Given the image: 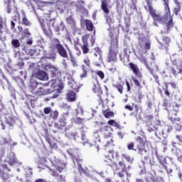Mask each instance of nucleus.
Masks as SVG:
<instances>
[{
	"label": "nucleus",
	"instance_id": "bf43d9fd",
	"mask_svg": "<svg viewBox=\"0 0 182 182\" xmlns=\"http://www.w3.org/2000/svg\"><path fill=\"white\" fill-rule=\"evenodd\" d=\"M97 75L99 76V77H100V79H105V73H103V71H97Z\"/></svg>",
	"mask_w": 182,
	"mask_h": 182
},
{
	"label": "nucleus",
	"instance_id": "13d9d810",
	"mask_svg": "<svg viewBox=\"0 0 182 182\" xmlns=\"http://www.w3.org/2000/svg\"><path fill=\"white\" fill-rule=\"evenodd\" d=\"M127 149L128 150H134L136 151V149H134V143L131 142L127 144Z\"/></svg>",
	"mask_w": 182,
	"mask_h": 182
},
{
	"label": "nucleus",
	"instance_id": "b1692460",
	"mask_svg": "<svg viewBox=\"0 0 182 182\" xmlns=\"http://www.w3.org/2000/svg\"><path fill=\"white\" fill-rule=\"evenodd\" d=\"M21 14H22V23L25 26H31L32 23H31V21H29L28 18H26V14H25V11H23V10L21 11Z\"/></svg>",
	"mask_w": 182,
	"mask_h": 182
},
{
	"label": "nucleus",
	"instance_id": "20e7f679",
	"mask_svg": "<svg viewBox=\"0 0 182 182\" xmlns=\"http://www.w3.org/2000/svg\"><path fill=\"white\" fill-rule=\"evenodd\" d=\"M69 154L71 156L73 159V161L74 163V165L76 166L77 164V168L80 174H87L86 170L82 167V160L79 158V156H76L73 154L69 153Z\"/></svg>",
	"mask_w": 182,
	"mask_h": 182
},
{
	"label": "nucleus",
	"instance_id": "a18cd8bd",
	"mask_svg": "<svg viewBox=\"0 0 182 182\" xmlns=\"http://www.w3.org/2000/svg\"><path fill=\"white\" fill-rule=\"evenodd\" d=\"M122 157H124V159H125V160H127V161H128V163H131V164H133V161H134V159L130 157V156H129L127 154H122Z\"/></svg>",
	"mask_w": 182,
	"mask_h": 182
},
{
	"label": "nucleus",
	"instance_id": "a19ab883",
	"mask_svg": "<svg viewBox=\"0 0 182 182\" xmlns=\"http://www.w3.org/2000/svg\"><path fill=\"white\" fill-rule=\"evenodd\" d=\"M59 116V112L58 110H55L53 112L51 111V113L50 114V119H53V120H56Z\"/></svg>",
	"mask_w": 182,
	"mask_h": 182
},
{
	"label": "nucleus",
	"instance_id": "09e8293b",
	"mask_svg": "<svg viewBox=\"0 0 182 182\" xmlns=\"http://www.w3.org/2000/svg\"><path fill=\"white\" fill-rule=\"evenodd\" d=\"M171 152L173 153V154H175V156H180V154H181V150H180V149H177V148H173L171 149Z\"/></svg>",
	"mask_w": 182,
	"mask_h": 182
},
{
	"label": "nucleus",
	"instance_id": "4be33fe9",
	"mask_svg": "<svg viewBox=\"0 0 182 182\" xmlns=\"http://www.w3.org/2000/svg\"><path fill=\"white\" fill-rule=\"evenodd\" d=\"M46 163H48V161H46V158L45 157L40 158L38 168H41L42 170H45L46 167L48 168V164H46Z\"/></svg>",
	"mask_w": 182,
	"mask_h": 182
},
{
	"label": "nucleus",
	"instance_id": "e2e57ef3",
	"mask_svg": "<svg viewBox=\"0 0 182 182\" xmlns=\"http://www.w3.org/2000/svg\"><path fill=\"white\" fill-rule=\"evenodd\" d=\"M124 23L126 28H129L130 26V18L129 17L125 18Z\"/></svg>",
	"mask_w": 182,
	"mask_h": 182
},
{
	"label": "nucleus",
	"instance_id": "423d86ee",
	"mask_svg": "<svg viewBox=\"0 0 182 182\" xmlns=\"http://www.w3.org/2000/svg\"><path fill=\"white\" fill-rule=\"evenodd\" d=\"M6 163H9L10 166H14L17 164V166H22V162H19L16 157H15V154L14 152H10L7 158L6 159Z\"/></svg>",
	"mask_w": 182,
	"mask_h": 182
},
{
	"label": "nucleus",
	"instance_id": "338daca9",
	"mask_svg": "<svg viewBox=\"0 0 182 182\" xmlns=\"http://www.w3.org/2000/svg\"><path fill=\"white\" fill-rule=\"evenodd\" d=\"M181 9V7L179 6H176L174 8V14L175 15H178V13L180 12V10Z\"/></svg>",
	"mask_w": 182,
	"mask_h": 182
},
{
	"label": "nucleus",
	"instance_id": "6e6d98bb",
	"mask_svg": "<svg viewBox=\"0 0 182 182\" xmlns=\"http://www.w3.org/2000/svg\"><path fill=\"white\" fill-rule=\"evenodd\" d=\"M171 122L172 123V124H174V123H176V122H181V119L180 118H176L175 117H170Z\"/></svg>",
	"mask_w": 182,
	"mask_h": 182
},
{
	"label": "nucleus",
	"instance_id": "6e6552de",
	"mask_svg": "<svg viewBox=\"0 0 182 182\" xmlns=\"http://www.w3.org/2000/svg\"><path fill=\"white\" fill-rule=\"evenodd\" d=\"M136 141L139 143V144L137 145L138 153L143 156V154L147 153V150L144 149V141H143V139H141V136H138L136 138Z\"/></svg>",
	"mask_w": 182,
	"mask_h": 182
},
{
	"label": "nucleus",
	"instance_id": "2f4dec72",
	"mask_svg": "<svg viewBox=\"0 0 182 182\" xmlns=\"http://www.w3.org/2000/svg\"><path fill=\"white\" fill-rule=\"evenodd\" d=\"M65 137H68V139H73V140H76V138L77 137V132H66Z\"/></svg>",
	"mask_w": 182,
	"mask_h": 182
},
{
	"label": "nucleus",
	"instance_id": "4468645a",
	"mask_svg": "<svg viewBox=\"0 0 182 182\" xmlns=\"http://www.w3.org/2000/svg\"><path fill=\"white\" fill-rule=\"evenodd\" d=\"M34 76L39 79V80H48L49 77H48V73L44 70H38L37 73L34 74Z\"/></svg>",
	"mask_w": 182,
	"mask_h": 182
},
{
	"label": "nucleus",
	"instance_id": "a878e982",
	"mask_svg": "<svg viewBox=\"0 0 182 182\" xmlns=\"http://www.w3.org/2000/svg\"><path fill=\"white\" fill-rule=\"evenodd\" d=\"M155 136L159 139L161 140V137H164L166 139V136H164V130L159 129V128H156V132H155Z\"/></svg>",
	"mask_w": 182,
	"mask_h": 182
},
{
	"label": "nucleus",
	"instance_id": "de8ad7c7",
	"mask_svg": "<svg viewBox=\"0 0 182 182\" xmlns=\"http://www.w3.org/2000/svg\"><path fill=\"white\" fill-rule=\"evenodd\" d=\"M16 82L20 87H23L25 86V82H23V80L22 78H17L16 80Z\"/></svg>",
	"mask_w": 182,
	"mask_h": 182
},
{
	"label": "nucleus",
	"instance_id": "9d476101",
	"mask_svg": "<svg viewBox=\"0 0 182 182\" xmlns=\"http://www.w3.org/2000/svg\"><path fill=\"white\" fill-rule=\"evenodd\" d=\"M170 73L171 75H173L174 77H177L178 75H181L182 73V64L175 66L173 65L172 67H170Z\"/></svg>",
	"mask_w": 182,
	"mask_h": 182
},
{
	"label": "nucleus",
	"instance_id": "ddd939ff",
	"mask_svg": "<svg viewBox=\"0 0 182 182\" xmlns=\"http://www.w3.org/2000/svg\"><path fill=\"white\" fill-rule=\"evenodd\" d=\"M44 137L46 139V141L47 143H48L51 149H56V144L53 141H52V139H50V137L49 136V132L48 131V129H44Z\"/></svg>",
	"mask_w": 182,
	"mask_h": 182
},
{
	"label": "nucleus",
	"instance_id": "7ed1b4c3",
	"mask_svg": "<svg viewBox=\"0 0 182 182\" xmlns=\"http://www.w3.org/2000/svg\"><path fill=\"white\" fill-rule=\"evenodd\" d=\"M117 44H112L109 48V53L107 57V62H117Z\"/></svg>",
	"mask_w": 182,
	"mask_h": 182
},
{
	"label": "nucleus",
	"instance_id": "bb28decb",
	"mask_svg": "<svg viewBox=\"0 0 182 182\" xmlns=\"http://www.w3.org/2000/svg\"><path fill=\"white\" fill-rule=\"evenodd\" d=\"M117 9L119 15H122V9H123V1L122 0H116Z\"/></svg>",
	"mask_w": 182,
	"mask_h": 182
},
{
	"label": "nucleus",
	"instance_id": "473e14b6",
	"mask_svg": "<svg viewBox=\"0 0 182 182\" xmlns=\"http://www.w3.org/2000/svg\"><path fill=\"white\" fill-rule=\"evenodd\" d=\"M51 171V176H53V177H58V178H60V181H65V177L62 175H59L58 174V173L56 171H55V170H52L50 169Z\"/></svg>",
	"mask_w": 182,
	"mask_h": 182
},
{
	"label": "nucleus",
	"instance_id": "9b49d317",
	"mask_svg": "<svg viewBox=\"0 0 182 182\" xmlns=\"http://www.w3.org/2000/svg\"><path fill=\"white\" fill-rule=\"evenodd\" d=\"M105 18L106 19V23L109 26V28H108V31H109L110 29H112V23H114V13L111 11L109 14H105Z\"/></svg>",
	"mask_w": 182,
	"mask_h": 182
},
{
	"label": "nucleus",
	"instance_id": "3c124183",
	"mask_svg": "<svg viewBox=\"0 0 182 182\" xmlns=\"http://www.w3.org/2000/svg\"><path fill=\"white\" fill-rule=\"evenodd\" d=\"M114 87L117 89L118 92H119L120 95L123 93V85L122 84H117L114 85Z\"/></svg>",
	"mask_w": 182,
	"mask_h": 182
},
{
	"label": "nucleus",
	"instance_id": "49530a36",
	"mask_svg": "<svg viewBox=\"0 0 182 182\" xmlns=\"http://www.w3.org/2000/svg\"><path fill=\"white\" fill-rule=\"evenodd\" d=\"M0 177L2 180H8L9 178V175L8 173H5L1 170H0Z\"/></svg>",
	"mask_w": 182,
	"mask_h": 182
},
{
	"label": "nucleus",
	"instance_id": "4d7b16f0",
	"mask_svg": "<svg viewBox=\"0 0 182 182\" xmlns=\"http://www.w3.org/2000/svg\"><path fill=\"white\" fill-rule=\"evenodd\" d=\"M154 77V78L155 79V82L156 83H157L158 86H160V81L159 80V75H157V74H154V73H153V74H151Z\"/></svg>",
	"mask_w": 182,
	"mask_h": 182
},
{
	"label": "nucleus",
	"instance_id": "79ce46f5",
	"mask_svg": "<svg viewBox=\"0 0 182 182\" xmlns=\"http://www.w3.org/2000/svg\"><path fill=\"white\" fill-rule=\"evenodd\" d=\"M95 51L96 52L94 55L96 58H97V55H99V59L100 60L102 59V56L103 55L102 50L99 48H95Z\"/></svg>",
	"mask_w": 182,
	"mask_h": 182
},
{
	"label": "nucleus",
	"instance_id": "58836bf2",
	"mask_svg": "<svg viewBox=\"0 0 182 182\" xmlns=\"http://www.w3.org/2000/svg\"><path fill=\"white\" fill-rule=\"evenodd\" d=\"M11 45L15 49H18L21 46V43H19V40L18 39H13L11 41Z\"/></svg>",
	"mask_w": 182,
	"mask_h": 182
},
{
	"label": "nucleus",
	"instance_id": "aec40b11",
	"mask_svg": "<svg viewBox=\"0 0 182 182\" xmlns=\"http://www.w3.org/2000/svg\"><path fill=\"white\" fill-rule=\"evenodd\" d=\"M38 86H39V83L36 81L35 79L31 78L30 80L29 89L32 93H35V90L38 89Z\"/></svg>",
	"mask_w": 182,
	"mask_h": 182
},
{
	"label": "nucleus",
	"instance_id": "864d4df0",
	"mask_svg": "<svg viewBox=\"0 0 182 182\" xmlns=\"http://www.w3.org/2000/svg\"><path fill=\"white\" fill-rule=\"evenodd\" d=\"M23 66H25V63H23V61L18 62L16 64V68L17 69H23Z\"/></svg>",
	"mask_w": 182,
	"mask_h": 182
},
{
	"label": "nucleus",
	"instance_id": "a211bd4d",
	"mask_svg": "<svg viewBox=\"0 0 182 182\" xmlns=\"http://www.w3.org/2000/svg\"><path fill=\"white\" fill-rule=\"evenodd\" d=\"M118 176L120 178H124V176H126L127 181H129V178L132 177V173H129L127 169L121 168V171L118 173Z\"/></svg>",
	"mask_w": 182,
	"mask_h": 182
},
{
	"label": "nucleus",
	"instance_id": "8fccbe9b",
	"mask_svg": "<svg viewBox=\"0 0 182 182\" xmlns=\"http://www.w3.org/2000/svg\"><path fill=\"white\" fill-rule=\"evenodd\" d=\"M84 111H83V108L82 107H78V108H77L75 109V115L76 116H79V114H82L83 115Z\"/></svg>",
	"mask_w": 182,
	"mask_h": 182
},
{
	"label": "nucleus",
	"instance_id": "5701e85b",
	"mask_svg": "<svg viewBox=\"0 0 182 182\" xmlns=\"http://www.w3.org/2000/svg\"><path fill=\"white\" fill-rule=\"evenodd\" d=\"M129 65L130 67V69H132V70L133 71V73L136 76H140V70H139V67L137 66V65L133 63H129Z\"/></svg>",
	"mask_w": 182,
	"mask_h": 182
},
{
	"label": "nucleus",
	"instance_id": "f257e3e1",
	"mask_svg": "<svg viewBox=\"0 0 182 182\" xmlns=\"http://www.w3.org/2000/svg\"><path fill=\"white\" fill-rule=\"evenodd\" d=\"M52 49L45 55L46 59H50V60H55L56 59V52L58 55L63 58V59H68V51L65 46H63L59 38H53L51 41Z\"/></svg>",
	"mask_w": 182,
	"mask_h": 182
},
{
	"label": "nucleus",
	"instance_id": "f3484780",
	"mask_svg": "<svg viewBox=\"0 0 182 182\" xmlns=\"http://www.w3.org/2000/svg\"><path fill=\"white\" fill-rule=\"evenodd\" d=\"M36 96H43L44 95H49L50 93V90L47 89L46 90L43 89L42 87H39L38 89L37 88L34 92Z\"/></svg>",
	"mask_w": 182,
	"mask_h": 182
},
{
	"label": "nucleus",
	"instance_id": "0e129e2a",
	"mask_svg": "<svg viewBox=\"0 0 182 182\" xmlns=\"http://www.w3.org/2000/svg\"><path fill=\"white\" fill-rule=\"evenodd\" d=\"M174 128L176 132H181L182 131V126L178 124H175Z\"/></svg>",
	"mask_w": 182,
	"mask_h": 182
},
{
	"label": "nucleus",
	"instance_id": "ea45409f",
	"mask_svg": "<svg viewBox=\"0 0 182 182\" xmlns=\"http://www.w3.org/2000/svg\"><path fill=\"white\" fill-rule=\"evenodd\" d=\"M31 34L28 28H26L23 31H21V36L23 38H31Z\"/></svg>",
	"mask_w": 182,
	"mask_h": 182
},
{
	"label": "nucleus",
	"instance_id": "c756f323",
	"mask_svg": "<svg viewBox=\"0 0 182 182\" xmlns=\"http://www.w3.org/2000/svg\"><path fill=\"white\" fill-rule=\"evenodd\" d=\"M85 23L87 31L92 32V31H93V23H92L90 20H85Z\"/></svg>",
	"mask_w": 182,
	"mask_h": 182
},
{
	"label": "nucleus",
	"instance_id": "6ab92c4d",
	"mask_svg": "<svg viewBox=\"0 0 182 182\" xmlns=\"http://www.w3.org/2000/svg\"><path fill=\"white\" fill-rule=\"evenodd\" d=\"M53 166L55 167L57 171L59 173H62L63 171V168L66 167L65 164H61L59 161L58 162L51 161Z\"/></svg>",
	"mask_w": 182,
	"mask_h": 182
},
{
	"label": "nucleus",
	"instance_id": "f03ea898",
	"mask_svg": "<svg viewBox=\"0 0 182 182\" xmlns=\"http://www.w3.org/2000/svg\"><path fill=\"white\" fill-rule=\"evenodd\" d=\"M6 122L1 123L2 130H12L15 127V123L16 122V117L13 116H7L5 117Z\"/></svg>",
	"mask_w": 182,
	"mask_h": 182
},
{
	"label": "nucleus",
	"instance_id": "603ef678",
	"mask_svg": "<svg viewBox=\"0 0 182 182\" xmlns=\"http://www.w3.org/2000/svg\"><path fill=\"white\" fill-rule=\"evenodd\" d=\"M33 173L32 172V168H28L26 169V177L29 178L32 176Z\"/></svg>",
	"mask_w": 182,
	"mask_h": 182
},
{
	"label": "nucleus",
	"instance_id": "dca6fc26",
	"mask_svg": "<svg viewBox=\"0 0 182 182\" xmlns=\"http://www.w3.org/2000/svg\"><path fill=\"white\" fill-rule=\"evenodd\" d=\"M171 60L173 66H180V65H182V61L178 58V55L176 53L171 55Z\"/></svg>",
	"mask_w": 182,
	"mask_h": 182
},
{
	"label": "nucleus",
	"instance_id": "4c0bfd02",
	"mask_svg": "<svg viewBox=\"0 0 182 182\" xmlns=\"http://www.w3.org/2000/svg\"><path fill=\"white\" fill-rule=\"evenodd\" d=\"M85 122H86V119L76 117L74 119V122L75 124H85Z\"/></svg>",
	"mask_w": 182,
	"mask_h": 182
},
{
	"label": "nucleus",
	"instance_id": "c85d7f7f",
	"mask_svg": "<svg viewBox=\"0 0 182 182\" xmlns=\"http://www.w3.org/2000/svg\"><path fill=\"white\" fill-rule=\"evenodd\" d=\"M6 82H7V85H8V89L9 90V92H11V97H13V99H16V96L15 95V89H14V87H12V86H11V83H9V81L8 80V79H6Z\"/></svg>",
	"mask_w": 182,
	"mask_h": 182
},
{
	"label": "nucleus",
	"instance_id": "2eb2a0df",
	"mask_svg": "<svg viewBox=\"0 0 182 182\" xmlns=\"http://www.w3.org/2000/svg\"><path fill=\"white\" fill-rule=\"evenodd\" d=\"M50 23H51V26L53 28H54V30L55 32H60V31H65V24L63 22L60 23L58 26H55V20H50Z\"/></svg>",
	"mask_w": 182,
	"mask_h": 182
},
{
	"label": "nucleus",
	"instance_id": "5fc2aeb1",
	"mask_svg": "<svg viewBox=\"0 0 182 182\" xmlns=\"http://www.w3.org/2000/svg\"><path fill=\"white\" fill-rule=\"evenodd\" d=\"M81 139L83 141V144H86L87 143V139H86V134H85V133L81 134Z\"/></svg>",
	"mask_w": 182,
	"mask_h": 182
},
{
	"label": "nucleus",
	"instance_id": "69168bd1",
	"mask_svg": "<svg viewBox=\"0 0 182 182\" xmlns=\"http://www.w3.org/2000/svg\"><path fill=\"white\" fill-rule=\"evenodd\" d=\"M156 129L157 128H156L154 127H149V126L146 127V129L149 132V133H151V132H156Z\"/></svg>",
	"mask_w": 182,
	"mask_h": 182
},
{
	"label": "nucleus",
	"instance_id": "f704fd0d",
	"mask_svg": "<svg viewBox=\"0 0 182 182\" xmlns=\"http://www.w3.org/2000/svg\"><path fill=\"white\" fill-rule=\"evenodd\" d=\"M82 73L80 75V79H84L87 76V68L85 65H82Z\"/></svg>",
	"mask_w": 182,
	"mask_h": 182
},
{
	"label": "nucleus",
	"instance_id": "1a4fd4ad",
	"mask_svg": "<svg viewBox=\"0 0 182 182\" xmlns=\"http://www.w3.org/2000/svg\"><path fill=\"white\" fill-rule=\"evenodd\" d=\"M68 25H70L73 31L74 32H77L78 28H77V24L76 23V21L75 18H73V16H68L66 19H65Z\"/></svg>",
	"mask_w": 182,
	"mask_h": 182
},
{
	"label": "nucleus",
	"instance_id": "680f3d73",
	"mask_svg": "<svg viewBox=\"0 0 182 182\" xmlns=\"http://www.w3.org/2000/svg\"><path fill=\"white\" fill-rule=\"evenodd\" d=\"M44 113L45 114H50V113H52V108L50 107L44 108Z\"/></svg>",
	"mask_w": 182,
	"mask_h": 182
},
{
	"label": "nucleus",
	"instance_id": "72a5a7b5",
	"mask_svg": "<svg viewBox=\"0 0 182 182\" xmlns=\"http://www.w3.org/2000/svg\"><path fill=\"white\" fill-rule=\"evenodd\" d=\"M102 114L105 117V119H109V117H113L114 113L112 111L105 110L102 111Z\"/></svg>",
	"mask_w": 182,
	"mask_h": 182
},
{
	"label": "nucleus",
	"instance_id": "39448f33",
	"mask_svg": "<svg viewBox=\"0 0 182 182\" xmlns=\"http://www.w3.org/2000/svg\"><path fill=\"white\" fill-rule=\"evenodd\" d=\"M146 2V4L148 5V9L149 12L152 16L154 21H158L159 22L161 21V17L159 16V14H156V10L153 9V2H151V0H145Z\"/></svg>",
	"mask_w": 182,
	"mask_h": 182
},
{
	"label": "nucleus",
	"instance_id": "c03bdc74",
	"mask_svg": "<svg viewBox=\"0 0 182 182\" xmlns=\"http://www.w3.org/2000/svg\"><path fill=\"white\" fill-rule=\"evenodd\" d=\"M168 120H170V117H177V111L176 110H172V111H168Z\"/></svg>",
	"mask_w": 182,
	"mask_h": 182
},
{
	"label": "nucleus",
	"instance_id": "393cba45",
	"mask_svg": "<svg viewBox=\"0 0 182 182\" xmlns=\"http://www.w3.org/2000/svg\"><path fill=\"white\" fill-rule=\"evenodd\" d=\"M75 100H76V93L73 91H69L67 93V101L75 102Z\"/></svg>",
	"mask_w": 182,
	"mask_h": 182
},
{
	"label": "nucleus",
	"instance_id": "f8f14e48",
	"mask_svg": "<svg viewBox=\"0 0 182 182\" xmlns=\"http://www.w3.org/2000/svg\"><path fill=\"white\" fill-rule=\"evenodd\" d=\"M156 156L159 164L162 166L164 170H167V156L164 157L161 155H159L157 151H156Z\"/></svg>",
	"mask_w": 182,
	"mask_h": 182
},
{
	"label": "nucleus",
	"instance_id": "c9c22d12",
	"mask_svg": "<svg viewBox=\"0 0 182 182\" xmlns=\"http://www.w3.org/2000/svg\"><path fill=\"white\" fill-rule=\"evenodd\" d=\"M165 5V11H166V18L168 16V14H170V7H168V0H163Z\"/></svg>",
	"mask_w": 182,
	"mask_h": 182
},
{
	"label": "nucleus",
	"instance_id": "37998d69",
	"mask_svg": "<svg viewBox=\"0 0 182 182\" xmlns=\"http://www.w3.org/2000/svg\"><path fill=\"white\" fill-rule=\"evenodd\" d=\"M109 154L108 156L112 157V159H117V157H119V154L117 152H114L113 150L109 151Z\"/></svg>",
	"mask_w": 182,
	"mask_h": 182
},
{
	"label": "nucleus",
	"instance_id": "774afa93",
	"mask_svg": "<svg viewBox=\"0 0 182 182\" xmlns=\"http://www.w3.org/2000/svg\"><path fill=\"white\" fill-rule=\"evenodd\" d=\"M82 50L84 54H86L87 52H89V48H87V46H82Z\"/></svg>",
	"mask_w": 182,
	"mask_h": 182
},
{
	"label": "nucleus",
	"instance_id": "e433bc0d",
	"mask_svg": "<svg viewBox=\"0 0 182 182\" xmlns=\"http://www.w3.org/2000/svg\"><path fill=\"white\" fill-rule=\"evenodd\" d=\"M2 18H0V39H6V36H4V31H2V29H4V25L2 24Z\"/></svg>",
	"mask_w": 182,
	"mask_h": 182
},
{
	"label": "nucleus",
	"instance_id": "0eeeda50",
	"mask_svg": "<svg viewBox=\"0 0 182 182\" xmlns=\"http://www.w3.org/2000/svg\"><path fill=\"white\" fill-rule=\"evenodd\" d=\"M0 144L1 146H11L12 147H15L18 144L16 142H13L12 139L9 136H0Z\"/></svg>",
	"mask_w": 182,
	"mask_h": 182
},
{
	"label": "nucleus",
	"instance_id": "7c9ffc66",
	"mask_svg": "<svg viewBox=\"0 0 182 182\" xmlns=\"http://www.w3.org/2000/svg\"><path fill=\"white\" fill-rule=\"evenodd\" d=\"M42 29H43V31L44 32V34L46 35V36H47V38H50V36H52V30L50 29V27L46 28H45V26H43Z\"/></svg>",
	"mask_w": 182,
	"mask_h": 182
},
{
	"label": "nucleus",
	"instance_id": "412c9836",
	"mask_svg": "<svg viewBox=\"0 0 182 182\" xmlns=\"http://www.w3.org/2000/svg\"><path fill=\"white\" fill-rule=\"evenodd\" d=\"M101 9L104 12V16L110 14V10H109V3L107 0L102 1V4H101Z\"/></svg>",
	"mask_w": 182,
	"mask_h": 182
},
{
	"label": "nucleus",
	"instance_id": "052dcab7",
	"mask_svg": "<svg viewBox=\"0 0 182 182\" xmlns=\"http://www.w3.org/2000/svg\"><path fill=\"white\" fill-rule=\"evenodd\" d=\"M59 122L62 126H65L66 124V118L62 117L60 118Z\"/></svg>",
	"mask_w": 182,
	"mask_h": 182
},
{
	"label": "nucleus",
	"instance_id": "cd10ccee",
	"mask_svg": "<svg viewBox=\"0 0 182 182\" xmlns=\"http://www.w3.org/2000/svg\"><path fill=\"white\" fill-rule=\"evenodd\" d=\"M173 18H171L167 24L166 25V31L164 32L161 31V33L163 35V33H168L170 28H173Z\"/></svg>",
	"mask_w": 182,
	"mask_h": 182
}]
</instances>
